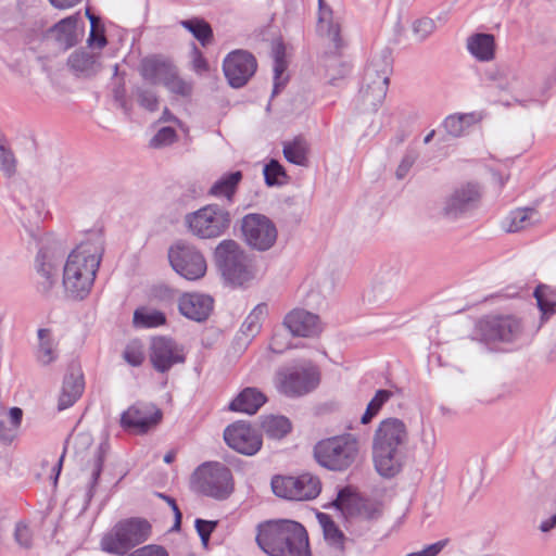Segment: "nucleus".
Instances as JSON below:
<instances>
[{
  "label": "nucleus",
  "instance_id": "1",
  "mask_svg": "<svg viewBox=\"0 0 556 556\" xmlns=\"http://www.w3.org/2000/svg\"><path fill=\"white\" fill-rule=\"evenodd\" d=\"M104 252L102 236L94 242H83L67 256L63 268V286L73 300H84L93 285Z\"/></svg>",
  "mask_w": 556,
  "mask_h": 556
},
{
  "label": "nucleus",
  "instance_id": "2",
  "mask_svg": "<svg viewBox=\"0 0 556 556\" xmlns=\"http://www.w3.org/2000/svg\"><path fill=\"white\" fill-rule=\"evenodd\" d=\"M256 542L269 556H311L306 530L293 520H270L260 525Z\"/></svg>",
  "mask_w": 556,
  "mask_h": 556
},
{
  "label": "nucleus",
  "instance_id": "3",
  "mask_svg": "<svg viewBox=\"0 0 556 556\" xmlns=\"http://www.w3.org/2000/svg\"><path fill=\"white\" fill-rule=\"evenodd\" d=\"M406 440V426L401 419L380 421L372 444L374 463L380 476L391 478L401 471Z\"/></svg>",
  "mask_w": 556,
  "mask_h": 556
},
{
  "label": "nucleus",
  "instance_id": "4",
  "mask_svg": "<svg viewBox=\"0 0 556 556\" xmlns=\"http://www.w3.org/2000/svg\"><path fill=\"white\" fill-rule=\"evenodd\" d=\"M184 223L189 232L198 239L215 240L228 232L232 215L224 205L211 203L186 214Z\"/></svg>",
  "mask_w": 556,
  "mask_h": 556
},
{
  "label": "nucleus",
  "instance_id": "5",
  "mask_svg": "<svg viewBox=\"0 0 556 556\" xmlns=\"http://www.w3.org/2000/svg\"><path fill=\"white\" fill-rule=\"evenodd\" d=\"M151 525L141 518H128L117 522L101 541V549L108 554L123 556L150 538Z\"/></svg>",
  "mask_w": 556,
  "mask_h": 556
},
{
  "label": "nucleus",
  "instance_id": "6",
  "mask_svg": "<svg viewBox=\"0 0 556 556\" xmlns=\"http://www.w3.org/2000/svg\"><path fill=\"white\" fill-rule=\"evenodd\" d=\"M191 485L198 493L216 501L227 500L235 490L231 470L219 462H205L197 467Z\"/></svg>",
  "mask_w": 556,
  "mask_h": 556
},
{
  "label": "nucleus",
  "instance_id": "7",
  "mask_svg": "<svg viewBox=\"0 0 556 556\" xmlns=\"http://www.w3.org/2000/svg\"><path fill=\"white\" fill-rule=\"evenodd\" d=\"M217 270L223 279L232 286H243L253 278L247 254L233 239L220 241L213 253Z\"/></svg>",
  "mask_w": 556,
  "mask_h": 556
},
{
  "label": "nucleus",
  "instance_id": "8",
  "mask_svg": "<svg viewBox=\"0 0 556 556\" xmlns=\"http://www.w3.org/2000/svg\"><path fill=\"white\" fill-rule=\"evenodd\" d=\"M358 454V442L352 434L337 435L320 440L314 447L316 462L334 471L349 468Z\"/></svg>",
  "mask_w": 556,
  "mask_h": 556
},
{
  "label": "nucleus",
  "instance_id": "9",
  "mask_svg": "<svg viewBox=\"0 0 556 556\" xmlns=\"http://www.w3.org/2000/svg\"><path fill=\"white\" fill-rule=\"evenodd\" d=\"M167 257L173 270L189 281H195L205 276L207 263L202 251L186 240H176L167 251Z\"/></svg>",
  "mask_w": 556,
  "mask_h": 556
},
{
  "label": "nucleus",
  "instance_id": "10",
  "mask_svg": "<svg viewBox=\"0 0 556 556\" xmlns=\"http://www.w3.org/2000/svg\"><path fill=\"white\" fill-rule=\"evenodd\" d=\"M240 230L247 245L258 252L271 249L278 237L275 223L260 213L244 215L240 220Z\"/></svg>",
  "mask_w": 556,
  "mask_h": 556
},
{
  "label": "nucleus",
  "instance_id": "11",
  "mask_svg": "<svg viewBox=\"0 0 556 556\" xmlns=\"http://www.w3.org/2000/svg\"><path fill=\"white\" fill-rule=\"evenodd\" d=\"M271 489L277 496L282 498L309 501L319 495L321 482L317 476L308 472L298 477L276 476L271 479Z\"/></svg>",
  "mask_w": 556,
  "mask_h": 556
},
{
  "label": "nucleus",
  "instance_id": "12",
  "mask_svg": "<svg viewBox=\"0 0 556 556\" xmlns=\"http://www.w3.org/2000/svg\"><path fill=\"white\" fill-rule=\"evenodd\" d=\"M278 376L279 391L290 397L307 394L320 382L319 370L312 363L286 368L279 371Z\"/></svg>",
  "mask_w": 556,
  "mask_h": 556
},
{
  "label": "nucleus",
  "instance_id": "13",
  "mask_svg": "<svg viewBox=\"0 0 556 556\" xmlns=\"http://www.w3.org/2000/svg\"><path fill=\"white\" fill-rule=\"evenodd\" d=\"M480 200L481 191L477 184L462 185L444 199L441 215L451 222L466 218L479 207Z\"/></svg>",
  "mask_w": 556,
  "mask_h": 556
},
{
  "label": "nucleus",
  "instance_id": "14",
  "mask_svg": "<svg viewBox=\"0 0 556 556\" xmlns=\"http://www.w3.org/2000/svg\"><path fill=\"white\" fill-rule=\"evenodd\" d=\"M480 340L485 343L516 341L522 331L521 323L511 315L486 316L478 323Z\"/></svg>",
  "mask_w": 556,
  "mask_h": 556
},
{
  "label": "nucleus",
  "instance_id": "15",
  "mask_svg": "<svg viewBox=\"0 0 556 556\" xmlns=\"http://www.w3.org/2000/svg\"><path fill=\"white\" fill-rule=\"evenodd\" d=\"M149 358L153 368L165 374L176 364L186 362L185 349L176 340L166 336L154 337L149 348Z\"/></svg>",
  "mask_w": 556,
  "mask_h": 556
},
{
  "label": "nucleus",
  "instance_id": "16",
  "mask_svg": "<svg viewBox=\"0 0 556 556\" xmlns=\"http://www.w3.org/2000/svg\"><path fill=\"white\" fill-rule=\"evenodd\" d=\"M256 68L255 56L245 50H235L228 53L223 62V72L229 86L237 89L248 84Z\"/></svg>",
  "mask_w": 556,
  "mask_h": 556
},
{
  "label": "nucleus",
  "instance_id": "17",
  "mask_svg": "<svg viewBox=\"0 0 556 556\" xmlns=\"http://www.w3.org/2000/svg\"><path fill=\"white\" fill-rule=\"evenodd\" d=\"M227 445L243 455L256 454L263 444L262 434L244 420H237L224 431Z\"/></svg>",
  "mask_w": 556,
  "mask_h": 556
},
{
  "label": "nucleus",
  "instance_id": "18",
  "mask_svg": "<svg viewBox=\"0 0 556 556\" xmlns=\"http://www.w3.org/2000/svg\"><path fill=\"white\" fill-rule=\"evenodd\" d=\"M63 255L58 254L51 248L41 247L35 260V268L41 280L38 281L37 290L42 295H48L59 279V267Z\"/></svg>",
  "mask_w": 556,
  "mask_h": 556
},
{
  "label": "nucleus",
  "instance_id": "19",
  "mask_svg": "<svg viewBox=\"0 0 556 556\" xmlns=\"http://www.w3.org/2000/svg\"><path fill=\"white\" fill-rule=\"evenodd\" d=\"M214 299L204 293H184L178 300V311L186 318L203 323L210 317Z\"/></svg>",
  "mask_w": 556,
  "mask_h": 556
},
{
  "label": "nucleus",
  "instance_id": "20",
  "mask_svg": "<svg viewBox=\"0 0 556 556\" xmlns=\"http://www.w3.org/2000/svg\"><path fill=\"white\" fill-rule=\"evenodd\" d=\"M283 326L293 337H314L319 333V317L303 308H294L283 318Z\"/></svg>",
  "mask_w": 556,
  "mask_h": 556
},
{
  "label": "nucleus",
  "instance_id": "21",
  "mask_svg": "<svg viewBox=\"0 0 556 556\" xmlns=\"http://www.w3.org/2000/svg\"><path fill=\"white\" fill-rule=\"evenodd\" d=\"M176 66L167 59L161 55H151L141 60L139 73L141 77L151 85H165L173 74Z\"/></svg>",
  "mask_w": 556,
  "mask_h": 556
},
{
  "label": "nucleus",
  "instance_id": "22",
  "mask_svg": "<svg viewBox=\"0 0 556 556\" xmlns=\"http://www.w3.org/2000/svg\"><path fill=\"white\" fill-rule=\"evenodd\" d=\"M393 59L389 48H383L371 56L364 70L363 85H376L379 80L389 86L392 73Z\"/></svg>",
  "mask_w": 556,
  "mask_h": 556
},
{
  "label": "nucleus",
  "instance_id": "23",
  "mask_svg": "<svg viewBox=\"0 0 556 556\" xmlns=\"http://www.w3.org/2000/svg\"><path fill=\"white\" fill-rule=\"evenodd\" d=\"M85 388L84 375L76 364L68 366L63 379L62 392L58 401V410L72 406L83 394Z\"/></svg>",
  "mask_w": 556,
  "mask_h": 556
},
{
  "label": "nucleus",
  "instance_id": "24",
  "mask_svg": "<svg viewBox=\"0 0 556 556\" xmlns=\"http://www.w3.org/2000/svg\"><path fill=\"white\" fill-rule=\"evenodd\" d=\"M268 401L267 396L255 387L243 388L228 404L232 413L255 415Z\"/></svg>",
  "mask_w": 556,
  "mask_h": 556
},
{
  "label": "nucleus",
  "instance_id": "25",
  "mask_svg": "<svg viewBox=\"0 0 556 556\" xmlns=\"http://www.w3.org/2000/svg\"><path fill=\"white\" fill-rule=\"evenodd\" d=\"M317 30L333 42L337 51L342 48L340 24L333 20V11L326 0H318Z\"/></svg>",
  "mask_w": 556,
  "mask_h": 556
},
{
  "label": "nucleus",
  "instance_id": "26",
  "mask_svg": "<svg viewBox=\"0 0 556 556\" xmlns=\"http://www.w3.org/2000/svg\"><path fill=\"white\" fill-rule=\"evenodd\" d=\"M78 13L64 17L48 29V35L52 36L61 48L67 50L78 42Z\"/></svg>",
  "mask_w": 556,
  "mask_h": 556
},
{
  "label": "nucleus",
  "instance_id": "27",
  "mask_svg": "<svg viewBox=\"0 0 556 556\" xmlns=\"http://www.w3.org/2000/svg\"><path fill=\"white\" fill-rule=\"evenodd\" d=\"M484 77L501 90L518 91L520 89L518 75L509 65L490 67L484 72Z\"/></svg>",
  "mask_w": 556,
  "mask_h": 556
},
{
  "label": "nucleus",
  "instance_id": "28",
  "mask_svg": "<svg viewBox=\"0 0 556 556\" xmlns=\"http://www.w3.org/2000/svg\"><path fill=\"white\" fill-rule=\"evenodd\" d=\"M242 179L243 173L241 170L227 172L211 186L208 194L226 198L227 201L232 202Z\"/></svg>",
  "mask_w": 556,
  "mask_h": 556
},
{
  "label": "nucleus",
  "instance_id": "29",
  "mask_svg": "<svg viewBox=\"0 0 556 556\" xmlns=\"http://www.w3.org/2000/svg\"><path fill=\"white\" fill-rule=\"evenodd\" d=\"M468 51L479 61H490L495 55V38L492 34L477 33L467 39Z\"/></svg>",
  "mask_w": 556,
  "mask_h": 556
},
{
  "label": "nucleus",
  "instance_id": "30",
  "mask_svg": "<svg viewBox=\"0 0 556 556\" xmlns=\"http://www.w3.org/2000/svg\"><path fill=\"white\" fill-rule=\"evenodd\" d=\"M388 87L381 80L374 85H362L358 100L364 111L376 112L386 99Z\"/></svg>",
  "mask_w": 556,
  "mask_h": 556
},
{
  "label": "nucleus",
  "instance_id": "31",
  "mask_svg": "<svg viewBox=\"0 0 556 556\" xmlns=\"http://www.w3.org/2000/svg\"><path fill=\"white\" fill-rule=\"evenodd\" d=\"M68 66L86 77L97 74V56L85 50L74 51L67 60Z\"/></svg>",
  "mask_w": 556,
  "mask_h": 556
},
{
  "label": "nucleus",
  "instance_id": "32",
  "mask_svg": "<svg viewBox=\"0 0 556 556\" xmlns=\"http://www.w3.org/2000/svg\"><path fill=\"white\" fill-rule=\"evenodd\" d=\"M109 451H110L109 441H108V439H104L98 445V447L94 452L91 467H90V480L88 482V491H87V496L89 500L96 493V488L98 485V481H99L100 475L102 472L103 463H104L106 455L109 454Z\"/></svg>",
  "mask_w": 556,
  "mask_h": 556
},
{
  "label": "nucleus",
  "instance_id": "33",
  "mask_svg": "<svg viewBox=\"0 0 556 556\" xmlns=\"http://www.w3.org/2000/svg\"><path fill=\"white\" fill-rule=\"evenodd\" d=\"M166 315L157 309L144 306L134 312L132 324L136 328H156L166 324Z\"/></svg>",
  "mask_w": 556,
  "mask_h": 556
},
{
  "label": "nucleus",
  "instance_id": "34",
  "mask_svg": "<svg viewBox=\"0 0 556 556\" xmlns=\"http://www.w3.org/2000/svg\"><path fill=\"white\" fill-rule=\"evenodd\" d=\"M267 304L260 303L253 311L247 316L240 327V333L245 337L248 341H251L262 328L261 320L267 315Z\"/></svg>",
  "mask_w": 556,
  "mask_h": 556
},
{
  "label": "nucleus",
  "instance_id": "35",
  "mask_svg": "<svg viewBox=\"0 0 556 556\" xmlns=\"http://www.w3.org/2000/svg\"><path fill=\"white\" fill-rule=\"evenodd\" d=\"M180 25L187 29L192 36L201 43L206 47L213 40V29L211 25L201 17H192L180 21Z\"/></svg>",
  "mask_w": 556,
  "mask_h": 556
},
{
  "label": "nucleus",
  "instance_id": "36",
  "mask_svg": "<svg viewBox=\"0 0 556 556\" xmlns=\"http://www.w3.org/2000/svg\"><path fill=\"white\" fill-rule=\"evenodd\" d=\"M388 402H391L392 405L396 404L399 407H402L399 396L393 392L387 389L378 390L375 396L367 404V407L361 417H376L380 413L382 406Z\"/></svg>",
  "mask_w": 556,
  "mask_h": 556
},
{
  "label": "nucleus",
  "instance_id": "37",
  "mask_svg": "<svg viewBox=\"0 0 556 556\" xmlns=\"http://www.w3.org/2000/svg\"><path fill=\"white\" fill-rule=\"evenodd\" d=\"M282 152L285 159L291 164L304 166L307 163L305 141L300 137L285 142Z\"/></svg>",
  "mask_w": 556,
  "mask_h": 556
},
{
  "label": "nucleus",
  "instance_id": "38",
  "mask_svg": "<svg viewBox=\"0 0 556 556\" xmlns=\"http://www.w3.org/2000/svg\"><path fill=\"white\" fill-rule=\"evenodd\" d=\"M317 518L323 528L325 540L337 548H343L344 535L336 526L331 517L325 513H319Z\"/></svg>",
  "mask_w": 556,
  "mask_h": 556
},
{
  "label": "nucleus",
  "instance_id": "39",
  "mask_svg": "<svg viewBox=\"0 0 556 556\" xmlns=\"http://www.w3.org/2000/svg\"><path fill=\"white\" fill-rule=\"evenodd\" d=\"M38 361L43 365H48L55 359L54 341L51 336V330L40 328L38 330Z\"/></svg>",
  "mask_w": 556,
  "mask_h": 556
},
{
  "label": "nucleus",
  "instance_id": "40",
  "mask_svg": "<svg viewBox=\"0 0 556 556\" xmlns=\"http://www.w3.org/2000/svg\"><path fill=\"white\" fill-rule=\"evenodd\" d=\"M552 293L549 287L539 285L533 292L538 307L542 314V319H547L556 313V301L549 298Z\"/></svg>",
  "mask_w": 556,
  "mask_h": 556
},
{
  "label": "nucleus",
  "instance_id": "41",
  "mask_svg": "<svg viewBox=\"0 0 556 556\" xmlns=\"http://www.w3.org/2000/svg\"><path fill=\"white\" fill-rule=\"evenodd\" d=\"M396 274H392L389 277H382L379 281H376L372 286L371 292L375 302H382L389 300L396 290Z\"/></svg>",
  "mask_w": 556,
  "mask_h": 556
},
{
  "label": "nucleus",
  "instance_id": "42",
  "mask_svg": "<svg viewBox=\"0 0 556 556\" xmlns=\"http://www.w3.org/2000/svg\"><path fill=\"white\" fill-rule=\"evenodd\" d=\"M536 215V211L532 207L517 208L510 212L507 217L509 225L506 228L508 232H517L531 224V218Z\"/></svg>",
  "mask_w": 556,
  "mask_h": 556
},
{
  "label": "nucleus",
  "instance_id": "43",
  "mask_svg": "<svg viewBox=\"0 0 556 556\" xmlns=\"http://www.w3.org/2000/svg\"><path fill=\"white\" fill-rule=\"evenodd\" d=\"M263 175L265 184L268 187L281 186L283 178H287V172L285 167L276 159H270L268 163L264 165Z\"/></svg>",
  "mask_w": 556,
  "mask_h": 556
},
{
  "label": "nucleus",
  "instance_id": "44",
  "mask_svg": "<svg viewBox=\"0 0 556 556\" xmlns=\"http://www.w3.org/2000/svg\"><path fill=\"white\" fill-rule=\"evenodd\" d=\"M119 417H163V412L151 402L138 401L121 413Z\"/></svg>",
  "mask_w": 556,
  "mask_h": 556
},
{
  "label": "nucleus",
  "instance_id": "45",
  "mask_svg": "<svg viewBox=\"0 0 556 556\" xmlns=\"http://www.w3.org/2000/svg\"><path fill=\"white\" fill-rule=\"evenodd\" d=\"M134 93L137 97L139 106L142 109L149 112H156L159 110V96L152 88L138 86L135 88Z\"/></svg>",
  "mask_w": 556,
  "mask_h": 556
},
{
  "label": "nucleus",
  "instance_id": "46",
  "mask_svg": "<svg viewBox=\"0 0 556 556\" xmlns=\"http://www.w3.org/2000/svg\"><path fill=\"white\" fill-rule=\"evenodd\" d=\"M160 419H119L121 428L130 434H144L154 429Z\"/></svg>",
  "mask_w": 556,
  "mask_h": 556
},
{
  "label": "nucleus",
  "instance_id": "47",
  "mask_svg": "<svg viewBox=\"0 0 556 556\" xmlns=\"http://www.w3.org/2000/svg\"><path fill=\"white\" fill-rule=\"evenodd\" d=\"M0 169L7 177L16 174V159L13 151L5 144L3 136L0 134Z\"/></svg>",
  "mask_w": 556,
  "mask_h": 556
},
{
  "label": "nucleus",
  "instance_id": "48",
  "mask_svg": "<svg viewBox=\"0 0 556 556\" xmlns=\"http://www.w3.org/2000/svg\"><path fill=\"white\" fill-rule=\"evenodd\" d=\"M263 428L268 437L281 439L291 431L290 419H264Z\"/></svg>",
  "mask_w": 556,
  "mask_h": 556
},
{
  "label": "nucleus",
  "instance_id": "49",
  "mask_svg": "<svg viewBox=\"0 0 556 556\" xmlns=\"http://www.w3.org/2000/svg\"><path fill=\"white\" fill-rule=\"evenodd\" d=\"M177 292L166 285H155L150 289V299L163 305H170L176 298Z\"/></svg>",
  "mask_w": 556,
  "mask_h": 556
},
{
  "label": "nucleus",
  "instance_id": "50",
  "mask_svg": "<svg viewBox=\"0 0 556 556\" xmlns=\"http://www.w3.org/2000/svg\"><path fill=\"white\" fill-rule=\"evenodd\" d=\"M22 419H0V441L12 442L18 434Z\"/></svg>",
  "mask_w": 556,
  "mask_h": 556
},
{
  "label": "nucleus",
  "instance_id": "51",
  "mask_svg": "<svg viewBox=\"0 0 556 556\" xmlns=\"http://www.w3.org/2000/svg\"><path fill=\"white\" fill-rule=\"evenodd\" d=\"M164 87H166L172 93L181 97H189L192 92V85L181 79L178 76L177 70L175 71V74H173V77L165 81Z\"/></svg>",
  "mask_w": 556,
  "mask_h": 556
},
{
  "label": "nucleus",
  "instance_id": "52",
  "mask_svg": "<svg viewBox=\"0 0 556 556\" xmlns=\"http://www.w3.org/2000/svg\"><path fill=\"white\" fill-rule=\"evenodd\" d=\"M177 139V131L170 126H164L157 130L150 141L153 148H162L172 144Z\"/></svg>",
  "mask_w": 556,
  "mask_h": 556
},
{
  "label": "nucleus",
  "instance_id": "53",
  "mask_svg": "<svg viewBox=\"0 0 556 556\" xmlns=\"http://www.w3.org/2000/svg\"><path fill=\"white\" fill-rule=\"evenodd\" d=\"M435 29V23L429 17H422L414 22L413 33L419 42L425 41Z\"/></svg>",
  "mask_w": 556,
  "mask_h": 556
},
{
  "label": "nucleus",
  "instance_id": "54",
  "mask_svg": "<svg viewBox=\"0 0 556 556\" xmlns=\"http://www.w3.org/2000/svg\"><path fill=\"white\" fill-rule=\"evenodd\" d=\"M466 115H450L443 122V127L452 137H460L465 130Z\"/></svg>",
  "mask_w": 556,
  "mask_h": 556
},
{
  "label": "nucleus",
  "instance_id": "55",
  "mask_svg": "<svg viewBox=\"0 0 556 556\" xmlns=\"http://www.w3.org/2000/svg\"><path fill=\"white\" fill-rule=\"evenodd\" d=\"M113 99L127 117L131 116L132 104L126 99L125 81L121 80L113 88Z\"/></svg>",
  "mask_w": 556,
  "mask_h": 556
},
{
  "label": "nucleus",
  "instance_id": "56",
  "mask_svg": "<svg viewBox=\"0 0 556 556\" xmlns=\"http://www.w3.org/2000/svg\"><path fill=\"white\" fill-rule=\"evenodd\" d=\"M194 526L202 544L206 546L212 532L217 526V521L197 519Z\"/></svg>",
  "mask_w": 556,
  "mask_h": 556
},
{
  "label": "nucleus",
  "instance_id": "57",
  "mask_svg": "<svg viewBox=\"0 0 556 556\" xmlns=\"http://www.w3.org/2000/svg\"><path fill=\"white\" fill-rule=\"evenodd\" d=\"M15 541L16 543L24 547L29 548L31 546L33 541V532L28 528V526L24 522H18L15 527Z\"/></svg>",
  "mask_w": 556,
  "mask_h": 556
},
{
  "label": "nucleus",
  "instance_id": "58",
  "mask_svg": "<svg viewBox=\"0 0 556 556\" xmlns=\"http://www.w3.org/2000/svg\"><path fill=\"white\" fill-rule=\"evenodd\" d=\"M417 160V153L414 151H407L402 157L396 170L395 176L399 180H402L406 177L412 166Z\"/></svg>",
  "mask_w": 556,
  "mask_h": 556
},
{
  "label": "nucleus",
  "instance_id": "59",
  "mask_svg": "<svg viewBox=\"0 0 556 556\" xmlns=\"http://www.w3.org/2000/svg\"><path fill=\"white\" fill-rule=\"evenodd\" d=\"M124 359L134 367L140 366L144 361V354L139 346L127 345L123 352Z\"/></svg>",
  "mask_w": 556,
  "mask_h": 556
},
{
  "label": "nucleus",
  "instance_id": "60",
  "mask_svg": "<svg viewBox=\"0 0 556 556\" xmlns=\"http://www.w3.org/2000/svg\"><path fill=\"white\" fill-rule=\"evenodd\" d=\"M128 556H169V555L163 546L156 545V544H150V545H146V546L135 549L134 552L128 554Z\"/></svg>",
  "mask_w": 556,
  "mask_h": 556
},
{
  "label": "nucleus",
  "instance_id": "61",
  "mask_svg": "<svg viewBox=\"0 0 556 556\" xmlns=\"http://www.w3.org/2000/svg\"><path fill=\"white\" fill-rule=\"evenodd\" d=\"M446 545L445 540L438 541L433 544L428 545L424 549L415 553H410L406 556H437Z\"/></svg>",
  "mask_w": 556,
  "mask_h": 556
},
{
  "label": "nucleus",
  "instance_id": "62",
  "mask_svg": "<svg viewBox=\"0 0 556 556\" xmlns=\"http://www.w3.org/2000/svg\"><path fill=\"white\" fill-rule=\"evenodd\" d=\"M87 43L89 47L97 45L100 49L104 48L108 45V40L104 35V26H101V30H90Z\"/></svg>",
  "mask_w": 556,
  "mask_h": 556
},
{
  "label": "nucleus",
  "instance_id": "63",
  "mask_svg": "<svg viewBox=\"0 0 556 556\" xmlns=\"http://www.w3.org/2000/svg\"><path fill=\"white\" fill-rule=\"evenodd\" d=\"M192 53L194 56L193 68L199 73L206 72L208 70L207 61L203 56L201 50L195 45H193Z\"/></svg>",
  "mask_w": 556,
  "mask_h": 556
},
{
  "label": "nucleus",
  "instance_id": "64",
  "mask_svg": "<svg viewBox=\"0 0 556 556\" xmlns=\"http://www.w3.org/2000/svg\"><path fill=\"white\" fill-rule=\"evenodd\" d=\"M274 61H286V47L283 42H278L273 49Z\"/></svg>",
  "mask_w": 556,
  "mask_h": 556
}]
</instances>
